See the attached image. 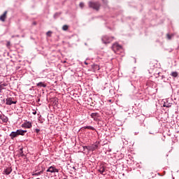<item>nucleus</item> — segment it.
Returning <instances> with one entry per match:
<instances>
[{"mask_svg":"<svg viewBox=\"0 0 179 179\" xmlns=\"http://www.w3.org/2000/svg\"><path fill=\"white\" fill-rule=\"evenodd\" d=\"M20 155H21V156H24V154H23V148H20Z\"/></svg>","mask_w":179,"mask_h":179,"instance_id":"nucleus-22","label":"nucleus"},{"mask_svg":"<svg viewBox=\"0 0 179 179\" xmlns=\"http://www.w3.org/2000/svg\"><path fill=\"white\" fill-rule=\"evenodd\" d=\"M0 93H2V90H1V88H0Z\"/></svg>","mask_w":179,"mask_h":179,"instance_id":"nucleus-30","label":"nucleus"},{"mask_svg":"<svg viewBox=\"0 0 179 179\" xmlns=\"http://www.w3.org/2000/svg\"><path fill=\"white\" fill-rule=\"evenodd\" d=\"M163 106L164 107H167V108L170 107V105L169 103H164Z\"/></svg>","mask_w":179,"mask_h":179,"instance_id":"nucleus-23","label":"nucleus"},{"mask_svg":"<svg viewBox=\"0 0 179 179\" xmlns=\"http://www.w3.org/2000/svg\"><path fill=\"white\" fill-rule=\"evenodd\" d=\"M112 50L115 54H117L119 55L120 54H122V52H124V49H122V46H121L118 43L113 44L112 46Z\"/></svg>","mask_w":179,"mask_h":179,"instance_id":"nucleus-1","label":"nucleus"},{"mask_svg":"<svg viewBox=\"0 0 179 179\" xmlns=\"http://www.w3.org/2000/svg\"><path fill=\"white\" fill-rule=\"evenodd\" d=\"M6 45H7V47H9V45H10V42H8Z\"/></svg>","mask_w":179,"mask_h":179,"instance_id":"nucleus-29","label":"nucleus"},{"mask_svg":"<svg viewBox=\"0 0 179 179\" xmlns=\"http://www.w3.org/2000/svg\"><path fill=\"white\" fill-rule=\"evenodd\" d=\"M22 128H26L27 129H30L33 125L31 124V122H25L21 125Z\"/></svg>","mask_w":179,"mask_h":179,"instance_id":"nucleus-6","label":"nucleus"},{"mask_svg":"<svg viewBox=\"0 0 179 179\" xmlns=\"http://www.w3.org/2000/svg\"><path fill=\"white\" fill-rule=\"evenodd\" d=\"M35 132H36V134H38V132H40V129H35Z\"/></svg>","mask_w":179,"mask_h":179,"instance_id":"nucleus-24","label":"nucleus"},{"mask_svg":"<svg viewBox=\"0 0 179 179\" xmlns=\"http://www.w3.org/2000/svg\"><path fill=\"white\" fill-rule=\"evenodd\" d=\"M32 114L34 115H36V114H37V111H34L33 113H32Z\"/></svg>","mask_w":179,"mask_h":179,"instance_id":"nucleus-27","label":"nucleus"},{"mask_svg":"<svg viewBox=\"0 0 179 179\" xmlns=\"http://www.w3.org/2000/svg\"><path fill=\"white\" fill-rule=\"evenodd\" d=\"M109 102H111V100H109Z\"/></svg>","mask_w":179,"mask_h":179,"instance_id":"nucleus-33","label":"nucleus"},{"mask_svg":"<svg viewBox=\"0 0 179 179\" xmlns=\"http://www.w3.org/2000/svg\"><path fill=\"white\" fill-rule=\"evenodd\" d=\"M36 86H38V87H47V85L43 82L36 83Z\"/></svg>","mask_w":179,"mask_h":179,"instance_id":"nucleus-13","label":"nucleus"},{"mask_svg":"<svg viewBox=\"0 0 179 179\" xmlns=\"http://www.w3.org/2000/svg\"><path fill=\"white\" fill-rule=\"evenodd\" d=\"M89 7L92 8V9H95L96 10H99V9L100 8V3L90 1Z\"/></svg>","mask_w":179,"mask_h":179,"instance_id":"nucleus-2","label":"nucleus"},{"mask_svg":"<svg viewBox=\"0 0 179 179\" xmlns=\"http://www.w3.org/2000/svg\"><path fill=\"white\" fill-rule=\"evenodd\" d=\"M91 117L93 118V120H96L97 118H99V113H94L91 114Z\"/></svg>","mask_w":179,"mask_h":179,"instance_id":"nucleus-14","label":"nucleus"},{"mask_svg":"<svg viewBox=\"0 0 179 179\" xmlns=\"http://www.w3.org/2000/svg\"><path fill=\"white\" fill-rule=\"evenodd\" d=\"M98 171H99L101 174H104V171H106V167H104V166L103 165H101Z\"/></svg>","mask_w":179,"mask_h":179,"instance_id":"nucleus-12","label":"nucleus"},{"mask_svg":"<svg viewBox=\"0 0 179 179\" xmlns=\"http://www.w3.org/2000/svg\"><path fill=\"white\" fill-rule=\"evenodd\" d=\"M41 174H43V171H39V172L33 173L32 176H41Z\"/></svg>","mask_w":179,"mask_h":179,"instance_id":"nucleus-19","label":"nucleus"},{"mask_svg":"<svg viewBox=\"0 0 179 179\" xmlns=\"http://www.w3.org/2000/svg\"><path fill=\"white\" fill-rule=\"evenodd\" d=\"M10 173H12L11 167H7L3 171V174H6V176H9V174H10Z\"/></svg>","mask_w":179,"mask_h":179,"instance_id":"nucleus-7","label":"nucleus"},{"mask_svg":"<svg viewBox=\"0 0 179 179\" xmlns=\"http://www.w3.org/2000/svg\"><path fill=\"white\" fill-rule=\"evenodd\" d=\"M166 37H167L168 40H171L172 37H174V34L170 35L168 34H166Z\"/></svg>","mask_w":179,"mask_h":179,"instance_id":"nucleus-20","label":"nucleus"},{"mask_svg":"<svg viewBox=\"0 0 179 179\" xmlns=\"http://www.w3.org/2000/svg\"><path fill=\"white\" fill-rule=\"evenodd\" d=\"M46 171L47 173H59V170L53 166H50Z\"/></svg>","mask_w":179,"mask_h":179,"instance_id":"nucleus-5","label":"nucleus"},{"mask_svg":"<svg viewBox=\"0 0 179 179\" xmlns=\"http://www.w3.org/2000/svg\"><path fill=\"white\" fill-rule=\"evenodd\" d=\"M8 13V11H5L3 15L0 16V20L1 22H5V19H6V15Z\"/></svg>","mask_w":179,"mask_h":179,"instance_id":"nucleus-11","label":"nucleus"},{"mask_svg":"<svg viewBox=\"0 0 179 179\" xmlns=\"http://www.w3.org/2000/svg\"><path fill=\"white\" fill-rule=\"evenodd\" d=\"M99 148L97 144H93L92 145L90 146V148H88V150L90 152H94Z\"/></svg>","mask_w":179,"mask_h":179,"instance_id":"nucleus-8","label":"nucleus"},{"mask_svg":"<svg viewBox=\"0 0 179 179\" xmlns=\"http://www.w3.org/2000/svg\"><path fill=\"white\" fill-rule=\"evenodd\" d=\"M17 101H15V98L13 97H8L6 99V104L7 106H12V104H16Z\"/></svg>","mask_w":179,"mask_h":179,"instance_id":"nucleus-4","label":"nucleus"},{"mask_svg":"<svg viewBox=\"0 0 179 179\" xmlns=\"http://www.w3.org/2000/svg\"><path fill=\"white\" fill-rule=\"evenodd\" d=\"M64 179H66V178H64Z\"/></svg>","mask_w":179,"mask_h":179,"instance_id":"nucleus-35","label":"nucleus"},{"mask_svg":"<svg viewBox=\"0 0 179 179\" xmlns=\"http://www.w3.org/2000/svg\"><path fill=\"white\" fill-rule=\"evenodd\" d=\"M150 134H152V132H150Z\"/></svg>","mask_w":179,"mask_h":179,"instance_id":"nucleus-34","label":"nucleus"},{"mask_svg":"<svg viewBox=\"0 0 179 179\" xmlns=\"http://www.w3.org/2000/svg\"><path fill=\"white\" fill-rule=\"evenodd\" d=\"M17 136H19V135L17 134V131H12L10 134V137L11 139H15V138H17Z\"/></svg>","mask_w":179,"mask_h":179,"instance_id":"nucleus-9","label":"nucleus"},{"mask_svg":"<svg viewBox=\"0 0 179 179\" xmlns=\"http://www.w3.org/2000/svg\"><path fill=\"white\" fill-rule=\"evenodd\" d=\"M83 128L84 129H91V131H96V129L92 126H85Z\"/></svg>","mask_w":179,"mask_h":179,"instance_id":"nucleus-18","label":"nucleus"},{"mask_svg":"<svg viewBox=\"0 0 179 179\" xmlns=\"http://www.w3.org/2000/svg\"><path fill=\"white\" fill-rule=\"evenodd\" d=\"M85 64L86 65H87V64L86 62H85Z\"/></svg>","mask_w":179,"mask_h":179,"instance_id":"nucleus-32","label":"nucleus"},{"mask_svg":"<svg viewBox=\"0 0 179 179\" xmlns=\"http://www.w3.org/2000/svg\"><path fill=\"white\" fill-rule=\"evenodd\" d=\"M50 34H51V31H49L47 32V36H50Z\"/></svg>","mask_w":179,"mask_h":179,"instance_id":"nucleus-28","label":"nucleus"},{"mask_svg":"<svg viewBox=\"0 0 179 179\" xmlns=\"http://www.w3.org/2000/svg\"><path fill=\"white\" fill-rule=\"evenodd\" d=\"M101 40L104 44H108V43H111V41H113V40H114V37H110L108 36H103L102 37Z\"/></svg>","mask_w":179,"mask_h":179,"instance_id":"nucleus-3","label":"nucleus"},{"mask_svg":"<svg viewBox=\"0 0 179 179\" xmlns=\"http://www.w3.org/2000/svg\"><path fill=\"white\" fill-rule=\"evenodd\" d=\"M68 25H64L62 27V30H64V31H66V30H68Z\"/></svg>","mask_w":179,"mask_h":179,"instance_id":"nucleus-21","label":"nucleus"},{"mask_svg":"<svg viewBox=\"0 0 179 179\" xmlns=\"http://www.w3.org/2000/svg\"><path fill=\"white\" fill-rule=\"evenodd\" d=\"M26 132H27V130H22V129H17V134L19 135H21L22 136H24Z\"/></svg>","mask_w":179,"mask_h":179,"instance_id":"nucleus-10","label":"nucleus"},{"mask_svg":"<svg viewBox=\"0 0 179 179\" xmlns=\"http://www.w3.org/2000/svg\"><path fill=\"white\" fill-rule=\"evenodd\" d=\"M85 6V4L83 3H80V7L83 8Z\"/></svg>","mask_w":179,"mask_h":179,"instance_id":"nucleus-25","label":"nucleus"},{"mask_svg":"<svg viewBox=\"0 0 179 179\" xmlns=\"http://www.w3.org/2000/svg\"><path fill=\"white\" fill-rule=\"evenodd\" d=\"M89 148H90V146H84L83 147V148L87 149V150H89Z\"/></svg>","mask_w":179,"mask_h":179,"instance_id":"nucleus-26","label":"nucleus"},{"mask_svg":"<svg viewBox=\"0 0 179 179\" xmlns=\"http://www.w3.org/2000/svg\"><path fill=\"white\" fill-rule=\"evenodd\" d=\"M6 86H8V84L6 83H0L1 90H3V87H6Z\"/></svg>","mask_w":179,"mask_h":179,"instance_id":"nucleus-17","label":"nucleus"},{"mask_svg":"<svg viewBox=\"0 0 179 179\" xmlns=\"http://www.w3.org/2000/svg\"><path fill=\"white\" fill-rule=\"evenodd\" d=\"M0 120H1L3 122H8V117L5 116L4 115H1Z\"/></svg>","mask_w":179,"mask_h":179,"instance_id":"nucleus-15","label":"nucleus"},{"mask_svg":"<svg viewBox=\"0 0 179 179\" xmlns=\"http://www.w3.org/2000/svg\"><path fill=\"white\" fill-rule=\"evenodd\" d=\"M57 13H56V14H55V17H56V16H57Z\"/></svg>","mask_w":179,"mask_h":179,"instance_id":"nucleus-31","label":"nucleus"},{"mask_svg":"<svg viewBox=\"0 0 179 179\" xmlns=\"http://www.w3.org/2000/svg\"><path fill=\"white\" fill-rule=\"evenodd\" d=\"M172 78H178V72L177 71H172L170 74Z\"/></svg>","mask_w":179,"mask_h":179,"instance_id":"nucleus-16","label":"nucleus"}]
</instances>
